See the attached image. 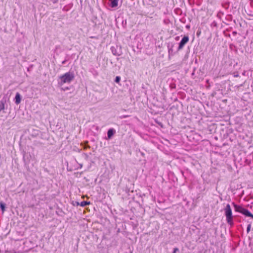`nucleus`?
Here are the masks:
<instances>
[{
  "mask_svg": "<svg viewBox=\"0 0 253 253\" xmlns=\"http://www.w3.org/2000/svg\"><path fill=\"white\" fill-rule=\"evenodd\" d=\"M170 51H172V49H169V52L170 53Z\"/></svg>",
  "mask_w": 253,
  "mask_h": 253,
  "instance_id": "412c9836",
  "label": "nucleus"
},
{
  "mask_svg": "<svg viewBox=\"0 0 253 253\" xmlns=\"http://www.w3.org/2000/svg\"><path fill=\"white\" fill-rule=\"evenodd\" d=\"M111 49L112 52L114 55L118 56L120 55V54L117 52L116 49L114 47L112 46Z\"/></svg>",
  "mask_w": 253,
  "mask_h": 253,
  "instance_id": "9b49d317",
  "label": "nucleus"
},
{
  "mask_svg": "<svg viewBox=\"0 0 253 253\" xmlns=\"http://www.w3.org/2000/svg\"><path fill=\"white\" fill-rule=\"evenodd\" d=\"M57 1V0H54L53 2L56 3Z\"/></svg>",
  "mask_w": 253,
  "mask_h": 253,
  "instance_id": "aec40b11",
  "label": "nucleus"
},
{
  "mask_svg": "<svg viewBox=\"0 0 253 253\" xmlns=\"http://www.w3.org/2000/svg\"><path fill=\"white\" fill-rule=\"evenodd\" d=\"M224 211L225 215L226 217L227 222L231 225H233V223L232 212L231 208L229 204H227L226 206L224 209Z\"/></svg>",
  "mask_w": 253,
  "mask_h": 253,
  "instance_id": "7ed1b4c3",
  "label": "nucleus"
},
{
  "mask_svg": "<svg viewBox=\"0 0 253 253\" xmlns=\"http://www.w3.org/2000/svg\"><path fill=\"white\" fill-rule=\"evenodd\" d=\"M178 39H179V37H177L176 38V40H178Z\"/></svg>",
  "mask_w": 253,
  "mask_h": 253,
  "instance_id": "5701e85b",
  "label": "nucleus"
},
{
  "mask_svg": "<svg viewBox=\"0 0 253 253\" xmlns=\"http://www.w3.org/2000/svg\"><path fill=\"white\" fill-rule=\"evenodd\" d=\"M80 167L82 168V165H80Z\"/></svg>",
  "mask_w": 253,
  "mask_h": 253,
  "instance_id": "393cba45",
  "label": "nucleus"
},
{
  "mask_svg": "<svg viewBox=\"0 0 253 253\" xmlns=\"http://www.w3.org/2000/svg\"><path fill=\"white\" fill-rule=\"evenodd\" d=\"M5 103V101L1 100L0 101V112L4 110Z\"/></svg>",
  "mask_w": 253,
  "mask_h": 253,
  "instance_id": "6e6552de",
  "label": "nucleus"
},
{
  "mask_svg": "<svg viewBox=\"0 0 253 253\" xmlns=\"http://www.w3.org/2000/svg\"><path fill=\"white\" fill-rule=\"evenodd\" d=\"M109 1L110 2L109 5L112 8L116 7L118 5L119 0H109Z\"/></svg>",
  "mask_w": 253,
  "mask_h": 253,
  "instance_id": "0eeeda50",
  "label": "nucleus"
},
{
  "mask_svg": "<svg viewBox=\"0 0 253 253\" xmlns=\"http://www.w3.org/2000/svg\"><path fill=\"white\" fill-rule=\"evenodd\" d=\"M85 143L86 144V145H85L84 148L85 149V148H90V146L87 144L88 142L86 141Z\"/></svg>",
  "mask_w": 253,
  "mask_h": 253,
  "instance_id": "2eb2a0df",
  "label": "nucleus"
},
{
  "mask_svg": "<svg viewBox=\"0 0 253 253\" xmlns=\"http://www.w3.org/2000/svg\"><path fill=\"white\" fill-rule=\"evenodd\" d=\"M21 100V97L19 93L17 92L14 98L15 103L16 104H19Z\"/></svg>",
  "mask_w": 253,
  "mask_h": 253,
  "instance_id": "423d86ee",
  "label": "nucleus"
},
{
  "mask_svg": "<svg viewBox=\"0 0 253 253\" xmlns=\"http://www.w3.org/2000/svg\"><path fill=\"white\" fill-rule=\"evenodd\" d=\"M189 27H190V26H189V25H187V26H186V28H189Z\"/></svg>",
  "mask_w": 253,
  "mask_h": 253,
  "instance_id": "4be33fe9",
  "label": "nucleus"
},
{
  "mask_svg": "<svg viewBox=\"0 0 253 253\" xmlns=\"http://www.w3.org/2000/svg\"><path fill=\"white\" fill-rule=\"evenodd\" d=\"M239 76L238 74H234V77H238Z\"/></svg>",
  "mask_w": 253,
  "mask_h": 253,
  "instance_id": "a211bd4d",
  "label": "nucleus"
},
{
  "mask_svg": "<svg viewBox=\"0 0 253 253\" xmlns=\"http://www.w3.org/2000/svg\"><path fill=\"white\" fill-rule=\"evenodd\" d=\"M89 204H90L89 202L84 201L80 203V206H81L82 207H85Z\"/></svg>",
  "mask_w": 253,
  "mask_h": 253,
  "instance_id": "9d476101",
  "label": "nucleus"
},
{
  "mask_svg": "<svg viewBox=\"0 0 253 253\" xmlns=\"http://www.w3.org/2000/svg\"><path fill=\"white\" fill-rule=\"evenodd\" d=\"M247 243H249V244L250 245L251 244V239L250 238H248V239L246 241Z\"/></svg>",
  "mask_w": 253,
  "mask_h": 253,
  "instance_id": "dca6fc26",
  "label": "nucleus"
},
{
  "mask_svg": "<svg viewBox=\"0 0 253 253\" xmlns=\"http://www.w3.org/2000/svg\"><path fill=\"white\" fill-rule=\"evenodd\" d=\"M115 130L114 128H110L107 131V138L111 139L115 133Z\"/></svg>",
  "mask_w": 253,
  "mask_h": 253,
  "instance_id": "39448f33",
  "label": "nucleus"
},
{
  "mask_svg": "<svg viewBox=\"0 0 253 253\" xmlns=\"http://www.w3.org/2000/svg\"><path fill=\"white\" fill-rule=\"evenodd\" d=\"M121 77L119 76H117L115 78V82L117 83H119L120 82Z\"/></svg>",
  "mask_w": 253,
  "mask_h": 253,
  "instance_id": "f8f14e48",
  "label": "nucleus"
},
{
  "mask_svg": "<svg viewBox=\"0 0 253 253\" xmlns=\"http://www.w3.org/2000/svg\"><path fill=\"white\" fill-rule=\"evenodd\" d=\"M178 251V248H174L173 249V252L172 253H176Z\"/></svg>",
  "mask_w": 253,
  "mask_h": 253,
  "instance_id": "4468645a",
  "label": "nucleus"
},
{
  "mask_svg": "<svg viewBox=\"0 0 253 253\" xmlns=\"http://www.w3.org/2000/svg\"><path fill=\"white\" fill-rule=\"evenodd\" d=\"M80 203L79 202L76 201V202H75V204H74L73 205L74 206H75V205L78 206V205H80Z\"/></svg>",
  "mask_w": 253,
  "mask_h": 253,
  "instance_id": "f3484780",
  "label": "nucleus"
},
{
  "mask_svg": "<svg viewBox=\"0 0 253 253\" xmlns=\"http://www.w3.org/2000/svg\"><path fill=\"white\" fill-rule=\"evenodd\" d=\"M141 154L142 155V156H144V154L142 152L141 153Z\"/></svg>",
  "mask_w": 253,
  "mask_h": 253,
  "instance_id": "b1692460",
  "label": "nucleus"
},
{
  "mask_svg": "<svg viewBox=\"0 0 253 253\" xmlns=\"http://www.w3.org/2000/svg\"><path fill=\"white\" fill-rule=\"evenodd\" d=\"M74 78L75 75L74 73L70 72H67L59 77L58 84L59 86H62L66 83L70 84L74 80Z\"/></svg>",
  "mask_w": 253,
  "mask_h": 253,
  "instance_id": "f257e3e1",
  "label": "nucleus"
},
{
  "mask_svg": "<svg viewBox=\"0 0 253 253\" xmlns=\"http://www.w3.org/2000/svg\"><path fill=\"white\" fill-rule=\"evenodd\" d=\"M189 37L185 35L179 43L177 51H180L182 49L185 45L189 42Z\"/></svg>",
  "mask_w": 253,
  "mask_h": 253,
  "instance_id": "20e7f679",
  "label": "nucleus"
},
{
  "mask_svg": "<svg viewBox=\"0 0 253 253\" xmlns=\"http://www.w3.org/2000/svg\"><path fill=\"white\" fill-rule=\"evenodd\" d=\"M66 61V60H64L63 61H62V63L63 64H65V63Z\"/></svg>",
  "mask_w": 253,
  "mask_h": 253,
  "instance_id": "6ab92c4d",
  "label": "nucleus"
},
{
  "mask_svg": "<svg viewBox=\"0 0 253 253\" xmlns=\"http://www.w3.org/2000/svg\"><path fill=\"white\" fill-rule=\"evenodd\" d=\"M0 208L2 212L5 211V204L2 202H0Z\"/></svg>",
  "mask_w": 253,
  "mask_h": 253,
  "instance_id": "1a4fd4ad",
  "label": "nucleus"
},
{
  "mask_svg": "<svg viewBox=\"0 0 253 253\" xmlns=\"http://www.w3.org/2000/svg\"><path fill=\"white\" fill-rule=\"evenodd\" d=\"M235 211L242 213L245 216L250 217L253 219V214L247 209H246L241 206L237 205L234 203H232Z\"/></svg>",
  "mask_w": 253,
  "mask_h": 253,
  "instance_id": "f03ea898",
  "label": "nucleus"
},
{
  "mask_svg": "<svg viewBox=\"0 0 253 253\" xmlns=\"http://www.w3.org/2000/svg\"><path fill=\"white\" fill-rule=\"evenodd\" d=\"M251 228V224H249L247 226V233H249L250 231Z\"/></svg>",
  "mask_w": 253,
  "mask_h": 253,
  "instance_id": "ddd939ff",
  "label": "nucleus"
}]
</instances>
